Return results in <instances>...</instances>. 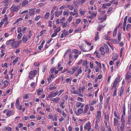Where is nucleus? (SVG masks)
Returning a JSON list of instances; mask_svg holds the SVG:
<instances>
[{
  "instance_id": "obj_1",
  "label": "nucleus",
  "mask_w": 131,
  "mask_h": 131,
  "mask_svg": "<svg viewBox=\"0 0 131 131\" xmlns=\"http://www.w3.org/2000/svg\"><path fill=\"white\" fill-rule=\"evenodd\" d=\"M20 6L19 5H14L11 7L10 9L12 11L17 12L20 9Z\"/></svg>"
},
{
  "instance_id": "obj_2",
  "label": "nucleus",
  "mask_w": 131,
  "mask_h": 131,
  "mask_svg": "<svg viewBox=\"0 0 131 131\" xmlns=\"http://www.w3.org/2000/svg\"><path fill=\"white\" fill-rule=\"evenodd\" d=\"M81 51H78L77 50L75 49L74 50V52L72 53V56L73 57H78V55L81 54Z\"/></svg>"
},
{
  "instance_id": "obj_3",
  "label": "nucleus",
  "mask_w": 131,
  "mask_h": 131,
  "mask_svg": "<svg viewBox=\"0 0 131 131\" xmlns=\"http://www.w3.org/2000/svg\"><path fill=\"white\" fill-rule=\"evenodd\" d=\"M120 78V76L118 75L117 77L115 80L113 85V87H117L116 86L119 82Z\"/></svg>"
},
{
  "instance_id": "obj_4",
  "label": "nucleus",
  "mask_w": 131,
  "mask_h": 131,
  "mask_svg": "<svg viewBox=\"0 0 131 131\" xmlns=\"http://www.w3.org/2000/svg\"><path fill=\"white\" fill-rule=\"evenodd\" d=\"M77 69V68L76 67L72 68L69 70L68 71L67 73L72 74Z\"/></svg>"
},
{
  "instance_id": "obj_5",
  "label": "nucleus",
  "mask_w": 131,
  "mask_h": 131,
  "mask_svg": "<svg viewBox=\"0 0 131 131\" xmlns=\"http://www.w3.org/2000/svg\"><path fill=\"white\" fill-rule=\"evenodd\" d=\"M12 46L13 48H16L19 46L18 45V43L17 42V41H13V42H12Z\"/></svg>"
},
{
  "instance_id": "obj_6",
  "label": "nucleus",
  "mask_w": 131,
  "mask_h": 131,
  "mask_svg": "<svg viewBox=\"0 0 131 131\" xmlns=\"http://www.w3.org/2000/svg\"><path fill=\"white\" fill-rule=\"evenodd\" d=\"M78 113H77L76 111L75 112V113L77 115H79L80 114L82 113L83 112V109L79 108L78 109Z\"/></svg>"
},
{
  "instance_id": "obj_7",
  "label": "nucleus",
  "mask_w": 131,
  "mask_h": 131,
  "mask_svg": "<svg viewBox=\"0 0 131 131\" xmlns=\"http://www.w3.org/2000/svg\"><path fill=\"white\" fill-rule=\"evenodd\" d=\"M37 71L36 70H34L33 71H30L29 73V75H31L34 77L35 75L37 74Z\"/></svg>"
},
{
  "instance_id": "obj_8",
  "label": "nucleus",
  "mask_w": 131,
  "mask_h": 131,
  "mask_svg": "<svg viewBox=\"0 0 131 131\" xmlns=\"http://www.w3.org/2000/svg\"><path fill=\"white\" fill-rule=\"evenodd\" d=\"M43 90L42 89H37L36 90V91L37 93V95L38 96L41 95V92H43Z\"/></svg>"
},
{
  "instance_id": "obj_9",
  "label": "nucleus",
  "mask_w": 131,
  "mask_h": 131,
  "mask_svg": "<svg viewBox=\"0 0 131 131\" xmlns=\"http://www.w3.org/2000/svg\"><path fill=\"white\" fill-rule=\"evenodd\" d=\"M81 2L79 0H74L73 1V4L76 6H78Z\"/></svg>"
},
{
  "instance_id": "obj_10",
  "label": "nucleus",
  "mask_w": 131,
  "mask_h": 131,
  "mask_svg": "<svg viewBox=\"0 0 131 131\" xmlns=\"http://www.w3.org/2000/svg\"><path fill=\"white\" fill-rule=\"evenodd\" d=\"M64 99H62L60 102V103L59 104L60 106L63 109L64 108V106L63 105V104L64 103Z\"/></svg>"
},
{
  "instance_id": "obj_11",
  "label": "nucleus",
  "mask_w": 131,
  "mask_h": 131,
  "mask_svg": "<svg viewBox=\"0 0 131 131\" xmlns=\"http://www.w3.org/2000/svg\"><path fill=\"white\" fill-rule=\"evenodd\" d=\"M29 13V15L31 16L34 15L35 13L34 9H30Z\"/></svg>"
},
{
  "instance_id": "obj_12",
  "label": "nucleus",
  "mask_w": 131,
  "mask_h": 131,
  "mask_svg": "<svg viewBox=\"0 0 131 131\" xmlns=\"http://www.w3.org/2000/svg\"><path fill=\"white\" fill-rule=\"evenodd\" d=\"M90 47L89 46H85V48L84 47L83 48V50H82L84 52L87 51H89L90 50H91V49H89V48Z\"/></svg>"
},
{
  "instance_id": "obj_13",
  "label": "nucleus",
  "mask_w": 131,
  "mask_h": 131,
  "mask_svg": "<svg viewBox=\"0 0 131 131\" xmlns=\"http://www.w3.org/2000/svg\"><path fill=\"white\" fill-rule=\"evenodd\" d=\"M28 1L26 0L24 1L22 3V5L23 6H24L28 4Z\"/></svg>"
},
{
  "instance_id": "obj_14",
  "label": "nucleus",
  "mask_w": 131,
  "mask_h": 131,
  "mask_svg": "<svg viewBox=\"0 0 131 131\" xmlns=\"http://www.w3.org/2000/svg\"><path fill=\"white\" fill-rule=\"evenodd\" d=\"M27 40V38L26 36L24 35L22 39L23 42L25 43Z\"/></svg>"
},
{
  "instance_id": "obj_15",
  "label": "nucleus",
  "mask_w": 131,
  "mask_h": 131,
  "mask_svg": "<svg viewBox=\"0 0 131 131\" xmlns=\"http://www.w3.org/2000/svg\"><path fill=\"white\" fill-rule=\"evenodd\" d=\"M115 87V89L114 91V93L113 94V96L114 97L116 96L117 95L116 92L117 91V87Z\"/></svg>"
},
{
  "instance_id": "obj_16",
  "label": "nucleus",
  "mask_w": 131,
  "mask_h": 131,
  "mask_svg": "<svg viewBox=\"0 0 131 131\" xmlns=\"http://www.w3.org/2000/svg\"><path fill=\"white\" fill-rule=\"evenodd\" d=\"M70 14L73 16L75 15V17H77L78 16V15L77 13H74L72 12L70 13Z\"/></svg>"
},
{
  "instance_id": "obj_17",
  "label": "nucleus",
  "mask_w": 131,
  "mask_h": 131,
  "mask_svg": "<svg viewBox=\"0 0 131 131\" xmlns=\"http://www.w3.org/2000/svg\"><path fill=\"white\" fill-rule=\"evenodd\" d=\"M54 32L52 34L51 36V37H53L56 36L57 35V29H56L55 30H54Z\"/></svg>"
},
{
  "instance_id": "obj_18",
  "label": "nucleus",
  "mask_w": 131,
  "mask_h": 131,
  "mask_svg": "<svg viewBox=\"0 0 131 131\" xmlns=\"http://www.w3.org/2000/svg\"><path fill=\"white\" fill-rule=\"evenodd\" d=\"M118 123V120L116 118H114V126H116Z\"/></svg>"
},
{
  "instance_id": "obj_19",
  "label": "nucleus",
  "mask_w": 131,
  "mask_h": 131,
  "mask_svg": "<svg viewBox=\"0 0 131 131\" xmlns=\"http://www.w3.org/2000/svg\"><path fill=\"white\" fill-rule=\"evenodd\" d=\"M88 105H86L85 106V108L83 112V113H85L88 111Z\"/></svg>"
},
{
  "instance_id": "obj_20",
  "label": "nucleus",
  "mask_w": 131,
  "mask_h": 131,
  "mask_svg": "<svg viewBox=\"0 0 131 131\" xmlns=\"http://www.w3.org/2000/svg\"><path fill=\"white\" fill-rule=\"evenodd\" d=\"M80 14L82 15H83L85 12L86 10L82 9H80L79 10Z\"/></svg>"
},
{
  "instance_id": "obj_21",
  "label": "nucleus",
  "mask_w": 131,
  "mask_h": 131,
  "mask_svg": "<svg viewBox=\"0 0 131 131\" xmlns=\"http://www.w3.org/2000/svg\"><path fill=\"white\" fill-rule=\"evenodd\" d=\"M99 37L98 35V32H96V33L95 35V41H96L99 39Z\"/></svg>"
},
{
  "instance_id": "obj_22",
  "label": "nucleus",
  "mask_w": 131,
  "mask_h": 131,
  "mask_svg": "<svg viewBox=\"0 0 131 131\" xmlns=\"http://www.w3.org/2000/svg\"><path fill=\"white\" fill-rule=\"evenodd\" d=\"M88 13L90 15L94 16H95L97 15V13H93L91 11H89L88 12Z\"/></svg>"
},
{
  "instance_id": "obj_23",
  "label": "nucleus",
  "mask_w": 131,
  "mask_h": 131,
  "mask_svg": "<svg viewBox=\"0 0 131 131\" xmlns=\"http://www.w3.org/2000/svg\"><path fill=\"white\" fill-rule=\"evenodd\" d=\"M124 115L123 114H122L121 117V121L122 122V124H121L125 125V120H124V118H123V117Z\"/></svg>"
},
{
  "instance_id": "obj_24",
  "label": "nucleus",
  "mask_w": 131,
  "mask_h": 131,
  "mask_svg": "<svg viewBox=\"0 0 131 131\" xmlns=\"http://www.w3.org/2000/svg\"><path fill=\"white\" fill-rule=\"evenodd\" d=\"M117 29L116 28H115L113 33V36L115 37L116 35L117 34Z\"/></svg>"
},
{
  "instance_id": "obj_25",
  "label": "nucleus",
  "mask_w": 131,
  "mask_h": 131,
  "mask_svg": "<svg viewBox=\"0 0 131 131\" xmlns=\"http://www.w3.org/2000/svg\"><path fill=\"white\" fill-rule=\"evenodd\" d=\"M121 33H120V32H119L118 33V41H120L121 40Z\"/></svg>"
},
{
  "instance_id": "obj_26",
  "label": "nucleus",
  "mask_w": 131,
  "mask_h": 131,
  "mask_svg": "<svg viewBox=\"0 0 131 131\" xmlns=\"http://www.w3.org/2000/svg\"><path fill=\"white\" fill-rule=\"evenodd\" d=\"M13 41L12 40H9L8 41H7L6 43V44L7 45H11V46L12 45V42H13Z\"/></svg>"
},
{
  "instance_id": "obj_27",
  "label": "nucleus",
  "mask_w": 131,
  "mask_h": 131,
  "mask_svg": "<svg viewBox=\"0 0 131 131\" xmlns=\"http://www.w3.org/2000/svg\"><path fill=\"white\" fill-rule=\"evenodd\" d=\"M131 78V74H128V72H127V75H126L125 78L126 79L128 80L129 79Z\"/></svg>"
},
{
  "instance_id": "obj_28",
  "label": "nucleus",
  "mask_w": 131,
  "mask_h": 131,
  "mask_svg": "<svg viewBox=\"0 0 131 131\" xmlns=\"http://www.w3.org/2000/svg\"><path fill=\"white\" fill-rule=\"evenodd\" d=\"M50 14L49 13H47L45 15L44 18L46 19H47L48 18L49 16L50 15Z\"/></svg>"
},
{
  "instance_id": "obj_29",
  "label": "nucleus",
  "mask_w": 131,
  "mask_h": 131,
  "mask_svg": "<svg viewBox=\"0 0 131 131\" xmlns=\"http://www.w3.org/2000/svg\"><path fill=\"white\" fill-rule=\"evenodd\" d=\"M4 129L6 130H7L8 131H11L12 129L10 127H5Z\"/></svg>"
},
{
  "instance_id": "obj_30",
  "label": "nucleus",
  "mask_w": 131,
  "mask_h": 131,
  "mask_svg": "<svg viewBox=\"0 0 131 131\" xmlns=\"http://www.w3.org/2000/svg\"><path fill=\"white\" fill-rule=\"evenodd\" d=\"M46 30H45L41 31L40 32V36H42L46 32Z\"/></svg>"
},
{
  "instance_id": "obj_31",
  "label": "nucleus",
  "mask_w": 131,
  "mask_h": 131,
  "mask_svg": "<svg viewBox=\"0 0 131 131\" xmlns=\"http://www.w3.org/2000/svg\"><path fill=\"white\" fill-rule=\"evenodd\" d=\"M104 39L107 40H110V37L108 35H106L104 36Z\"/></svg>"
},
{
  "instance_id": "obj_32",
  "label": "nucleus",
  "mask_w": 131,
  "mask_h": 131,
  "mask_svg": "<svg viewBox=\"0 0 131 131\" xmlns=\"http://www.w3.org/2000/svg\"><path fill=\"white\" fill-rule=\"evenodd\" d=\"M57 7L56 6H54L53 8V9L52 10L51 12V14H53V12H54V10H57Z\"/></svg>"
},
{
  "instance_id": "obj_33",
  "label": "nucleus",
  "mask_w": 131,
  "mask_h": 131,
  "mask_svg": "<svg viewBox=\"0 0 131 131\" xmlns=\"http://www.w3.org/2000/svg\"><path fill=\"white\" fill-rule=\"evenodd\" d=\"M131 28V25L128 24L127 25L126 27V29L127 30H129L130 28Z\"/></svg>"
},
{
  "instance_id": "obj_34",
  "label": "nucleus",
  "mask_w": 131,
  "mask_h": 131,
  "mask_svg": "<svg viewBox=\"0 0 131 131\" xmlns=\"http://www.w3.org/2000/svg\"><path fill=\"white\" fill-rule=\"evenodd\" d=\"M125 125L121 124L120 127V130L121 131H123L124 129Z\"/></svg>"
},
{
  "instance_id": "obj_35",
  "label": "nucleus",
  "mask_w": 131,
  "mask_h": 131,
  "mask_svg": "<svg viewBox=\"0 0 131 131\" xmlns=\"http://www.w3.org/2000/svg\"><path fill=\"white\" fill-rule=\"evenodd\" d=\"M12 112L13 111H9L6 114V115L10 116L11 115Z\"/></svg>"
},
{
  "instance_id": "obj_36",
  "label": "nucleus",
  "mask_w": 131,
  "mask_h": 131,
  "mask_svg": "<svg viewBox=\"0 0 131 131\" xmlns=\"http://www.w3.org/2000/svg\"><path fill=\"white\" fill-rule=\"evenodd\" d=\"M2 19L4 20L5 21H8V18L7 17L6 15H5L4 18Z\"/></svg>"
},
{
  "instance_id": "obj_37",
  "label": "nucleus",
  "mask_w": 131,
  "mask_h": 131,
  "mask_svg": "<svg viewBox=\"0 0 131 131\" xmlns=\"http://www.w3.org/2000/svg\"><path fill=\"white\" fill-rule=\"evenodd\" d=\"M73 18L72 16V15H71L69 17L68 19L67 20L69 22L71 21L72 20Z\"/></svg>"
},
{
  "instance_id": "obj_38",
  "label": "nucleus",
  "mask_w": 131,
  "mask_h": 131,
  "mask_svg": "<svg viewBox=\"0 0 131 131\" xmlns=\"http://www.w3.org/2000/svg\"><path fill=\"white\" fill-rule=\"evenodd\" d=\"M22 35L23 34L21 33L19 34L17 37L18 39H20L21 38V37L22 36Z\"/></svg>"
},
{
  "instance_id": "obj_39",
  "label": "nucleus",
  "mask_w": 131,
  "mask_h": 131,
  "mask_svg": "<svg viewBox=\"0 0 131 131\" xmlns=\"http://www.w3.org/2000/svg\"><path fill=\"white\" fill-rule=\"evenodd\" d=\"M96 101L94 100V101H92L91 102V104L90 103L89 104V105H94V104H96Z\"/></svg>"
},
{
  "instance_id": "obj_40",
  "label": "nucleus",
  "mask_w": 131,
  "mask_h": 131,
  "mask_svg": "<svg viewBox=\"0 0 131 131\" xmlns=\"http://www.w3.org/2000/svg\"><path fill=\"white\" fill-rule=\"evenodd\" d=\"M85 126L86 127L88 128L91 127V126L90 125V122H89L88 123H86Z\"/></svg>"
},
{
  "instance_id": "obj_41",
  "label": "nucleus",
  "mask_w": 131,
  "mask_h": 131,
  "mask_svg": "<svg viewBox=\"0 0 131 131\" xmlns=\"http://www.w3.org/2000/svg\"><path fill=\"white\" fill-rule=\"evenodd\" d=\"M111 3V4L115 5H117L118 3L117 2H115V0H112Z\"/></svg>"
},
{
  "instance_id": "obj_42",
  "label": "nucleus",
  "mask_w": 131,
  "mask_h": 131,
  "mask_svg": "<svg viewBox=\"0 0 131 131\" xmlns=\"http://www.w3.org/2000/svg\"><path fill=\"white\" fill-rule=\"evenodd\" d=\"M22 20V19L21 18H19L18 19H17V20L14 23H13L14 24H16L17 23L20 21L21 20Z\"/></svg>"
},
{
  "instance_id": "obj_43",
  "label": "nucleus",
  "mask_w": 131,
  "mask_h": 131,
  "mask_svg": "<svg viewBox=\"0 0 131 131\" xmlns=\"http://www.w3.org/2000/svg\"><path fill=\"white\" fill-rule=\"evenodd\" d=\"M104 116H105V119L106 120V121H108L109 119V118L108 115H104Z\"/></svg>"
},
{
  "instance_id": "obj_44",
  "label": "nucleus",
  "mask_w": 131,
  "mask_h": 131,
  "mask_svg": "<svg viewBox=\"0 0 131 131\" xmlns=\"http://www.w3.org/2000/svg\"><path fill=\"white\" fill-rule=\"evenodd\" d=\"M98 125L97 123V121L96 119V120L95 121V128L96 129L98 128Z\"/></svg>"
},
{
  "instance_id": "obj_45",
  "label": "nucleus",
  "mask_w": 131,
  "mask_h": 131,
  "mask_svg": "<svg viewBox=\"0 0 131 131\" xmlns=\"http://www.w3.org/2000/svg\"><path fill=\"white\" fill-rule=\"evenodd\" d=\"M104 27V26L102 27L101 25H99L97 27V30L99 31H100L101 30L102 28Z\"/></svg>"
},
{
  "instance_id": "obj_46",
  "label": "nucleus",
  "mask_w": 131,
  "mask_h": 131,
  "mask_svg": "<svg viewBox=\"0 0 131 131\" xmlns=\"http://www.w3.org/2000/svg\"><path fill=\"white\" fill-rule=\"evenodd\" d=\"M67 7H68L69 9L71 10H73L74 8V7L70 5H68Z\"/></svg>"
},
{
  "instance_id": "obj_47",
  "label": "nucleus",
  "mask_w": 131,
  "mask_h": 131,
  "mask_svg": "<svg viewBox=\"0 0 131 131\" xmlns=\"http://www.w3.org/2000/svg\"><path fill=\"white\" fill-rule=\"evenodd\" d=\"M5 21L3 20L2 19L0 23V27H2Z\"/></svg>"
},
{
  "instance_id": "obj_48",
  "label": "nucleus",
  "mask_w": 131,
  "mask_h": 131,
  "mask_svg": "<svg viewBox=\"0 0 131 131\" xmlns=\"http://www.w3.org/2000/svg\"><path fill=\"white\" fill-rule=\"evenodd\" d=\"M126 23H123L122 27H123V30H125V27H126Z\"/></svg>"
},
{
  "instance_id": "obj_49",
  "label": "nucleus",
  "mask_w": 131,
  "mask_h": 131,
  "mask_svg": "<svg viewBox=\"0 0 131 131\" xmlns=\"http://www.w3.org/2000/svg\"><path fill=\"white\" fill-rule=\"evenodd\" d=\"M81 103L79 102H77L76 103L75 106L76 107H80V106L81 105Z\"/></svg>"
},
{
  "instance_id": "obj_50",
  "label": "nucleus",
  "mask_w": 131,
  "mask_h": 131,
  "mask_svg": "<svg viewBox=\"0 0 131 131\" xmlns=\"http://www.w3.org/2000/svg\"><path fill=\"white\" fill-rule=\"evenodd\" d=\"M16 108L19 110H21V108L22 106L20 105H18L17 106H16Z\"/></svg>"
},
{
  "instance_id": "obj_51",
  "label": "nucleus",
  "mask_w": 131,
  "mask_h": 131,
  "mask_svg": "<svg viewBox=\"0 0 131 131\" xmlns=\"http://www.w3.org/2000/svg\"><path fill=\"white\" fill-rule=\"evenodd\" d=\"M34 65L35 66L38 67L40 65L39 63L38 62H35L34 63Z\"/></svg>"
},
{
  "instance_id": "obj_52",
  "label": "nucleus",
  "mask_w": 131,
  "mask_h": 131,
  "mask_svg": "<svg viewBox=\"0 0 131 131\" xmlns=\"http://www.w3.org/2000/svg\"><path fill=\"white\" fill-rule=\"evenodd\" d=\"M8 8L7 7H5L4 8H3V11L2 12V14H4L5 13V12H6V9Z\"/></svg>"
},
{
  "instance_id": "obj_53",
  "label": "nucleus",
  "mask_w": 131,
  "mask_h": 131,
  "mask_svg": "<svg viewBox=\"0 0 131 131\" xmlns=\"http://www.w3.org/2000/svg\"><path fill=\"white\" fill-rule=\"evenodd\" d=\"M51 101H53L56 103L57 102V98H52L51 100Z\"/></svg>"
},
{
  "instance_id": "obj_54",
  "label": "nucleus",
  "mask_w": 131,
  "mask_h": 131,
  "mask_svg": "<svg viewBox=\"0 0 131 131\" xmlns=\"http://www.w3.org/2000/svg\"><path fill=\"white\" fill-rule=\"evenodd\" d=\"M95 0H91L90 2V4L91 5H92L95 2Z\"/></svg>"
},
{
  "instance_id": "obj_55",
  "label": "nucleus",
  "mask_w": 131,
  "mask_h": 131,
  "mask_svg": "<svg viewBox=\"0 0 131 131\" xmlns=\"http://www.w3.org/2000/svg\"><path fill=\"white\" fill-rule=\"evenodd\" d=\"M21 31V28L20 27L17 28V32L18 33H20Z\"/></svg>"
},
{
  "instance_id": "obj_56",
  "label": "nucleus",
  "mask_w": 131,
  "mask_h": 131,
  "mask_svg": "<svg viewBox=\"0 0 131 131\" xmlns=\"http://www.w3.org/2000/svg\"><path fill=\"white\" fill-rule=\"evenodd\" d=\"M61 25L63 27H66L67 26L66 24L64 22H62Z\"/></svg>"
},
{
  "instance_id": "obj_57",
  "label": "nucleus",
  "mask_w": 131,
  "mask_h": 131,
  "mask_svg": "<svg viewBox=\"0 0 131 131\" xmlns=\"http://www.w3.org/2000/svg\"><path fill=\"white\" fill-rule=\"evenodd\" d=\"M18 61V58H16L15 60H14L13 61V63L14 65L15 63Z\"/></svg>"
},
{
  "instance_id": "obj_58",
  "label": "nucleus",
  "mask_w": 131,
  "mask_h": 131,
  "mask_svg": "<svg viewBox=\"0 0 131 131\" xmlns=\"http://www.w3.org/2000/svg\"><path fill=\"white\" fill-rule=\"evenodd\" d=\"M57 91L56 92L52 93L51 94L52 97H55L57 93Z\"/></svg>"
},
{
  "instance_id": "obj_59",
  "label": "nucleus",
  "mask_w": 131,
  "mask_h": 131,
  "mask_svg": "<svg viewBox=\"0 0 131 131\" xmlns=\"http://www.w3.org/2000/svg\"><path fill=\"white\" fill-rule=\"evenodd\" d=\"M63 15H67L68 16L69 13L67 11H64L63 12Z\"/></svg>"
},
{
  "instance_id": "obj_60",
  "label": "nucleus",
  "mask_w": 131,
  "mask_h": 131,
  "mask_svg": "<svg viewBox=\"0 0 131 131\" xmlns=\"http://www.w3.org/2000/svg\"><path fill=\"white\" fill-rule=\"evenodd\" d=\"M64 91V90H62L58 92V94H59V95H59L61 93H62Z\"/></svg>"
},
{
  "instance_id": "obj_61",
  "label": "nucleus",
  "mask_w": 131,
  "mask_h": 131,
  "mask_svg": "<svg viewBox=\"0 0 131 131\" xmlns=\"http://www.w3.org/2000/svg\"><path fill=\"white\" fill-rule=\"evenodd\" d=\"M4 83L6 86H7L8 85V82L7 80H5L4 82Z\"/></svg>"
},
{
  "instance_id": "obj_62",
  "label": "nucleus",
  "mask_w": 131,
  "mask_h": 131,
  "mask_svg": "<svg viewBox=\"0 0 131 131\" xmlns=\"http://www.w3.org/2000/svg\"><path fill=\"white\" fill-rule=\"evenodd\" d=\"M83 100V99L82 98L80 97H78L77 99V100L78 101H80L82 102Z\"/></svg>"
},
{
  "instance_id": "obj_63",
  "label": "nucleus",
  "mask_w": 131,
  "mask_h": 131,
  "mask_svg": "<svg viewBox=\"0 0 131 131\" xmlns=\"http://www.w3.org/2000/svg\"><path fill=\"white\" fill-rule=\"evenodd\" d=\"M100 102H101L103 100V96L102 94H101L100 95Z\"/></svg>"
},
{
  "instance_id": "obj_64",
  "label": "nucleus",
  "mask_w": 131,
  "mask_h": 131,
  "mask_svg": "<svg viewBox=\"0 0 131 131\" xmlns=\"http://www.w3.org/2000/svg\"><path fill=\"white\" fill-rule=\"evenodd\" d=\"M128 119H131V113H128Z\"/></svg>"
}]
</instances>
